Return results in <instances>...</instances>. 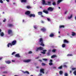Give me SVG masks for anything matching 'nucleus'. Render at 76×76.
Listing matches in <instances>:
<instances>
[{
  "label": "nucleus",
  "mask_w": 76,
  "mask_h": 76,
  "mask_svg": "<svg viewBox=\"0 0 76 76\" xmlns=\"http://www.w3.org/2000/svg\"><path fill=\"white\" fill-rule=\"evenodd\" d=\"M16 44V40H14L12 41L11 43H9L8 44L7 46L8 47H10V45L11 47H12V45H14Z\"/></svg>",
  "instance_id": "nucleus-1"
},
{
  "label": "nucleus",
  "mask_w": 76,
  "mask_h": 76,
  "mask_svg": "<svg viewBox=\"0 0 76 76\" xmlns=\"http://www.w3.org/2000/svg\"><path fill=\"white\" fill-rule=\"evenodd\" d=\"M43 40L42 38H40L39 39V42L40 43V45H42V46H43V47H44V44Z\"/></svg>",
  "instance_id": "nucleus-2"
},
{
  "label": "nucleus",
  "mask_w": 76,
  "mask_h": 76,
  "mask_svg": "<svg viewBox=\"0 0 76 76\" xmlns=\"http://www.w3.org/2000/svg\"><path fill=\"white\" fill-rule=\"evenodd\" d=\"M8 35H10V36H13L14 34L13 33L12 30H8Z\"/></svg>",
  "instance_id": "nucleus-3"
},
{
  "label": "nucleus",
  "mask_w": 76,
  "mask_h": 76,
  "mask_svg": "<svg viewBox=\"0 0 76 76\" xmlns=\"http://www.w3.org/2000/svg\"><path fill=\"white\" fill-rule=\"evenodd\" d=\"M43 48L41 47H40L38 48H37V49H36V51H38L39 50H43Z\"/></svg>",
  "instance_id": "nucleus-4"
},
{
  "label": "nucleus",
  "mask_w": 76,
  "mask_h": 76,
  "mask_svg": "<svg viewBox=\"0 0 76 76\" xmlns=\"http://www.w3.org/2000/svg\"><path fill=\"white\" fill-rule=\"evenodd\" d=\"M54 10V8L51 7H49L48 8V11H50V12H53Z\"/></svg>",
  "instance_id": "nucleus-5"
},
{
  "label": "nucleus",
  "mask_w": 76,
  "mask_h": 76,
  "mask_svg": "<svg viewBox=\"0 0 76 76\" xmlns=\"http://www.w3.org/2000/svg\"><path fill=\"white\" fill-rule=\"evenodd\" d=\"M28 16L30 17V18H32V17L35 18V15L34 14H30L29 15H28Z\"/></svg>",
  "instance_id": "nucleus-6"
},
{
  "label": "nucleus",
  "mask_w": 76,
  "mask_h": 76,
  "mask_svg": "<svg viewBox=\"0 0 76 76\" xmlns=\"http://www.w3.org/2000/svg\"><path fill=\"white\" fill-rule=\"evenodd\" d=\"M31 61V59L25 60L23 61V62L25 63H29Z\"/></svg>",
  "instance_id": "nucleus-7"
},
{
  "label": "nucleus",
  "mask_w": 76,
  "mask_h": 76,
  "mask_svg": "<svg viewBox=\"0 0 76 76\" xmlns=\"http://www.w3.org/2000/svg\"><path fill=\"white\" fill-rule=\"evenodd\" d=\"M30 13L31 12L29 11H26L25 13V15H29Z\"/></svg>",
  "instance_id": "nucleus-8"
},
{
  "label": "nucleus",
  "mask_w": 76,
  "mask_h": 76,
  "mask_svg": "<svg viewBox=\"0 0 76 76\" xmlns=\"http://www.w3.org/2000/svg\"><path fill=\"white\" fill-rule=\"evenodd\" d=\"M40 73H43V74H44V69H41L40 70Z\"/></svg>",
  "instance_id": "nucleus-9"
},
{
  "label": "nucleus",
  "mask_w": 76,
  "mask_h": 76,
  "mask_svg": "<svg viewBox=\"0 0 76 76\" xmlns=\"http://www.w3.org/2000/svg\"><path fill=\"white\" fill-rule=\"evenodd\" d=\"M7 26L10 28H11V27H12V26H13V25L12 24H7Z\"/></svg>",
  "instance_id": "nucleus-10"
},
{
  "label": "nucleus",
  "mask_w": 76,
  "mask_h": 76,
  "mask_svg": "<svg viewBox=\"0 0 76 76\" xmlns=\"http://www.w3.org/2000/svg\"><path fill=\"white\" fill-rule=\"evenodd\" d=\"M41 31H42V32H45L46 31V29L45 28H41Z\"/></svg>",
  "instance_id": "nucleus-11"
},
{
  "label": "nucleus",
  "mask_w": 76,
  "mask_h": 76,
  "mask_svg": "<svg viewBox=\"0 0 76 76\" xmlns=\"http://www.w3.org/2000/svg\"><path fill=\"white\" fill-rule=\"evenodd\" d=\"M64 44L66 43V44H68L69 43V41H68L66 39H64Z\"/></svg>",
  "instance_id": "nucleus-12"
},
{
  "label": "nucleus",
  "mask_w": 76,
  "mask_h": 76,
  "mask_svg": "<svg viewBox=\"0 0 76 76\" xmlns=\"http://www.w3.org/2000/svg\"><path fill=\"white\" fill-rule=\"evenodd\" d=\"M15 57H18V58H19V57H20V56L19 55V54H17L15 55Z\"/></svg>",
  "instance_id": "nucleus-13"
},
{
  "label": "nucleus",
  "mask_w": 76,
  "mask_h": 76,
  "mask_svg": "<svg viewBox=\"0 0 76 76\" xmlns=\"http://www.w3.org/2000/svg\"><path fill=\"white\" fill-rule=\"evenodd\" d=\"M54 36V34L53 33H50V34L49 35V37H53Z\"/></svg>",
  "instance_id": "nucleus-14"
},
{
  "label": "nucleus",
  "mask_w": 76,
  "mask_h": 76,
  "mask_svg": "<svg viewBox=\"0 0 76 76\" xmlns=\"http://www.w3.org/2000/svg\"><path fill=\"white\" fill-rule=\"evenodd\" d=\"M43 12L44 13H46V14H48V12L46 10H43Z\"/></svg>",
  "instance_id": "nucleus-15"
},
{
  "label": "nucleus",
  "mask_w": 76,
  "mask_h": 76,
  "mask_svg": "<svg viewBox=\"0 0 76 76\" xmlns=\"http://www.w3.org/2000/svg\"><path fill=\"white\" fill-rule=\"evenodd\" d=\"M38 15H42V12H38Z\"/></svg>",
  "instance_id": "nucleus-16"
},
{
  "label": "nucleus",
  "mask_w": 76,
  "mask_h": 76,
  "mask_svg": "<svg viewBox=\"0 0 76 76\" xmlns=\"http://www.w3.org/2000/svg\"><path fill=\"white\" fill-rule=\"evenodd\" d=\"M6 63L7 64H10L11 63V61H6Z\"/></svg>",
  "instance_id": "nucleus-17"
},
{
  "label": "nucleus",
  "mask_w": 76,
  "mask_h": 76,
  "mask_svg": "<svg viewBox=\"0 0 76 76\" xmlns=\"http://www.w3.org/2000/svg\"><path fill=\"white\" fill-rule=\"evenodd\" d=\"M21 3H26V0H20Z\"/></svg>",
  "instance_id": "nucleus-18"
},
{
  "label": "nucleus",
  "mask_w": 76,
  "mask_h": 76,
  "mask_svg": "<svg viewBox=\"0 0 76 76\" xmlns=\"http://www.w3.org/2000/svg\"><path fill=\"white\" fill-rule=\"evenodd\" d=\"M72 35L73 37L76 35V33L74 32H72Z\"/></svg>",
  "instance_id": "nucleus-19"
},
{
  "label": "nucleus",
  "mask_w": 76,
  "mask_h": 76,
  "mask_svg": "<svg viewBox=\"0 0 76 76\" xmlns=\"http://www.w3.org/2000/svg\"><path fill=\"white\" fill-rule=\"evenodd\" d=\"M57 57V56H56V55H53L51 56V58H55V57Z\"/></svg>",
  "instance_id": "nucleus-20"
},
{
  "label": "nucleus",
  "mask_w": 76,
  "mask_h": 76,
  "mask_svg": "<svg viewBox=\"0 0 76 76\" xmlns=\"http://www.w3.org/2000/svg\"><path fill=\"white\" fill-rule=\"evenodd\" d=\"M22 72H23L24 73H26L27 74H29V72L28 71H25L24 72V71H23Z\"/></svg>",
  "instance_id": "nucleus-21"
},
{
  "label": "nucleus",
  "mask_w": 76,
  "mask_h": 76,
  "mask_svg": "<svg viewBox=\"0 0 76 76\" xmlns=\"http://www.w3.org/2000/svg\"><path fill=\"white\" fill-rule=\"evenodd\" d=\"M63 1V0H58L57 1L58 4H59L60 2H61Z\"/></svg>",
  "instance_id": "nucleus-22"
},
{
  "label": "nucleus",
  "mask_w": 76,
  "mask_h": 76,
  "mask_svg": "<svg viewBox=\"0 0 76 76\" xmlns=\"http://www.w3.org/2000/svg\"><path fill=\"white\" fill-rule=\"evenodd\" d=\"M42 52L41 53H42V54H45V51H47V50H43Z\"/></svg>",
  "instance_id": "nucleus-23"
},
{
  "label": "nucleus",
  "mask_w": 76,
  "mask_h": 76,
  "mask_svg": "<svg viewBox=\"0 0 76 76\" xmlns=\"http://www.w3.org/2000/svg\"><path fill=\"white\" fill-rule=\"evenodd\" d=\"M26 8L28 9H31V7L29 6H26Z\"/></svg>",
  "instance_id": "nucleus-24"
},
{
  "label": "nucleus",
  "mask_w": 76,
  "mask_h": 76,
  "mask_svg": "<svg viewBox=\"0 0 76 76\" xmlns=\"http://www.w3.org/2000/svg\"><path fill=\"white\" fill-rule=\"evenodd\" d=\"M63 71H60L59 72V75H62L63 74Z\"/></svg>",
  "instance_id": "nucleus-25"
},
{
  "label": "nucleus",
  "mask_w": 76,
  "mask_h": 76,
  "mask_svg": "<svg viewBox=\"0 0 76 76\" xmlns=\"http://www.w3.org/2000/svg\"><path fill=\"white\" fill-rule=\"evenodd\" d=\"M42 2L43 4H45V0H43Z\"/></svg>",
  "instance_id": "nucleus-26"
},
{
  "label": "nucleus",
  "mask_w": 76,
  "mask_h": 76,
  "mask_svg": "<svg viewBox=\"0 0 76 76\" xmlns=\"http://www.w3.org/2000/svg\"><path fill=\"white\" fill-rule=\"evenodd\" d=\"M72 18V15H71L70 17H68V19H71Z\"/></svg>",
  "instance_id": "nucleus-27"
},
{
  "label": "nucleus",
  "mask_w": 76,
  "mask_h": 76,
  "mask_svg": "<svg viewBox=\"0 0 76 76\" xmlns=\"http://www.w3.org/2000/svg\"><path fill=\"white\" fill-rule=\"evenodd\" d=\"M62 47L63 48H64L66 47V45L65 44H62Z\"/></svg>",
  "instance_id": "nucleus-28"
},
{
  "label": "nucleus",
  "mask_w": 76,
  "mask_h": 76,
  "mask_svg": "<svg viewBox=\"0 0 76 76\" xmlns=\"http://www.w3.org/2000/svg\"><path fill=\"white\" fill-rule=\"evenodd\" d=\"M0 35L1 37H3L4 35V33L3 32L1 33H0Z\"/></svg>",
  "instance_id": "nucleus-29"
},
{
  "label": "nucleus",
  "mask_w": 76,
  "mask_h": 76,
  "mask_svg": "<svg viewBox=\"0 0 76 76\" xmlns=\"http://www.w3.org/2000/svg\"><path fill=\"white\" fill-rule=\"evenodd\" d=\"M59 28H64V26L61 25L59 26Z\"/></svg>",
  "instance_id": "nucleus-30"
},
{
  "label": "nucleus",
  "mask_w": 76,
  "mask_h": 76,
  "mask_svg": "<svg viewBox=\"0 0 76 76\" xmlns=\"http://www.w3.org/2000/svg\"><path fill=\"white\" fill-rule=\"evenodd\" d=\"M42 66H44L46 65V64L44 63H42Z\"/></svg>",
  "instance_id": "nucleus-31"
},
{
  "label": "nucleus",
  "mask_w": 76,
  "mask_h": 76,
  "mask_svg": "<svg viewBox=\"0 0 76 76\" xmlns=\"http://www.w3.org/2000/svg\"><path fill=\"white\" fill-rule=\"evenodd\" d=\"M56 51V49H53L52 50V52H53V53H55Z\"/></svg>",
  "instance_id": "nucleus-32"
},
{
  "label": "nucleus",
  "mask_w": 76,
  "mask_h": 76,
  "mask_svg": "<svg viewBox=\"0 0 76 76\" xmlns=\"http://www.w3.org/2000/svg\"><path fill=\"white\" fill-rule=\"evenodd\" d=\"M58 69H62V66H61L58 67Z\"/></svg>",
  "instance_id": "nucleus-33"
},
{
  "label": "nucleus",
  "mask_w": 76,
  "mask_h": 76,
  "mask_svg": "<svg viewBox=\"0 0 76 76\" xmlns=\"http://www.w3.org/2000/svg\"><path fill=\"white\" fill-rule=\"evenodd\" d=\"M53 64V63H52V62H50L49 63V65L50 66H52Z\"/></svg>",
  "instance_id": "nucleus-34"
},
{
  "label": "nucleus",
  "mask_w": 76,
  "mask_h": 76,
  "mask_svg": "<svg viewBox=\"0 0 76 76\" xmlns=\"http://www.w3.org/2000/svg\"><path fill=\"white\" fill-rule=\"evenodd\" d=\"M52 4L53 5V6H56V4L55 2H53L52 3Z\"/></svg>",
  "instance_id": "nucleus-35"
},
{
  "label": "nucleus",
  "mask_w": 76,
  "mask_h": 76,
  "mask_svg": "<svg viewBox=\"0 0 76 76\" xmlns=\"http://www.w3.org/2000/svg\"><path fill=\"white\" fill-rule=\"evenodd\" d=\"M76 69V68H72V71H73V70H75Z\"/></svg>",
  "instance_id": "nucleus-36"
},
{
  "label": "nucleus",
  "mask_w": 76,
  "mask_h": 76,
  "mask_svg": "<svg viewBox=\"0 0 76 76\" xmlns=\"http://www.w3.org/2000/svg\"><path fill=\"white\" fill-rule=\"evenodd\" d=\"M73 56V55L72 54H68L67 55V56Z\"/></svg>",
  "instance_id": "nucleus-37"
},
{
  "label": "nucleus",
  "mask_w": 76,
  "mask_h": 76,
  "mask_svg": "<svg viewBox=\"0 0 76 76\" xmlns=\"http://www.w3.org/2000/svg\"><path fill=\"white\" fill-rule=\"evenodd\" d=\"M42 60H44V61H47V60H48V59H46V58H43Z\"/></svg>",
  "instance_id": "nucleus-38"
},
{
  "label": "nucleus",
  "mask_w": 76,
  "mask_h": 76,
  "mask_svg": "<svg viewBox=\"0 0 76 76\" xmlns=\"http://www.w3.org/2000/svg\"><path fill=\"white\" fill-rule=\"evenodd\" d=\"M65 76H68V74L66 73H65L64 74Z\"/></svg>",
  "instance_id": "nucleus-39"
},
{
  "label": "nucleus",
  "mask_w": 76,
  "mask_h": 76,
  "mask_svg": "<svg viewBox=\"0 0 76 76\" xmlns=\"http://www.w3.org/2000/svg\"><path fill=\"white\" fill-rule=\"evenodd\" d=\"M73 73L74 74V75H76V71H74Z\"/></svg>",
  "instance_id": "nucleus-40"
},
{
  "label": "nucleus",
  "mask_w": 76,
  "mask_h": 76,
  "mask_svg": "<svg viewBox=\"0 0 76 76\" xmlns=\"http://www.w3.org/2000/svg\"><path fill=\"white\" fill-rule=\"evenodd\" d=\"M34 29H37V27L35 26H34Z\"/></svg>",
  "instance_id": "nucleus-41"
},
{
  "label": "nucleus",
  "mask_w": 76,
  "mask_h": 76,
  "mask_svg": "<svg viewBox=\"0 0 76 76\" xmlns=\"http://www.w3.org/2000/svg\"><path fill=\"white\" fill-rule=\"evenodd\" d=\"M16 54V52H13L12 53V55H13L14 54Z\"/></svg>",
  "instance_id": "nucleus-42"
},
{
  "label": "nucleus",
  "mask_w": 76,
  "mask_h": 76,
  "mask_svg": "<svg viewBox=\"0 0 76 76\" xmlns=\"http://www.w3.org/2000/svg\"><path fill=\"white\" fill-rule=\"evenodd\" d=\"M51 50H48V54H50V52H51Z\"/></svg>",
  "instance_id": "nucleus-43"
},
{
  "label": "nucleus",
  "mask_w": 76,
  "mask_h": 76,
  "mask_svg": "<svg viewBox=\"0 0 76 76\" xmlns=\"http://www.w3.org/2000/svg\"><path fill=\"white\" fill-rule=\"evenodd\" d=\"M32 51H30L28 52V54H32Z\"/></svg>",
  "instance_id": "nucleus-44"
},
{
  "label": "nucleus",
  "mask_w": 76,
  "mask_h": 76,
  "mask_svg": "<svg viewBox=\"0 0 76 76\" xmlns=\"http://www.w3.org/2000/svg\"><path fill=\"white\" fill-rule=\"evenodd\" d=\"M48 4H49V5H51V2H48Z\"/></svg>",
  "instance_id": "nucleus-45"
},
{
  "label": "nucleus",
  "mask_w": 76,
  "mask_h": 76,
  "mask_svg": "<svg viewBox=\"0 0 76 76\" xmlns=\"http://www.w3.org/2000/svg\"><path fill=\"white\" fill-rule=\"evenodd\" d=\"M47 20L48 21H50V19L48 18H47Z\"/></svg>",
  "instance_id": "nucleus-46"
},
{
  "label": "nucleus",
  "mask_w": 76,
  "mask_h": 76,
  "mask_svg": "<svg viewBox=\"0 0 76 76\" xmlns=\"http://www.w3.org/2000/svg\"><path fill=\"white\" fill-rule=\"evenodd\" d=\"M49 62H50V63H52V62H53V60L51 59L50 60Z\"/></svg>",
  "instance_id": "nucleus-47"
},
{
  "label": "nucleus",
  "mask_w": 76,
  "mask_h": 76,
  "mask_svg": "<svg viewBox=\"0 0 76 76\" xmlns=\"http://www.w3.org/2000/svg\"><path fill=\"white\" fill-rule=\"evenodd\" d=\"M3 73H7V72L6 71H4L3 72Z\"/></svg>",
  "instance_id": "nucleus-48"
},
{
  "label": "nucleus",
  "mask_w": 76,
  "mask_h": 76,
  "mask_svg": "<svg viewBox=\"0 0 76 76\" xmlns=\"http://www.w3.org/2000/svg\"><path fill=\"white\" fill-rule=\"evenodd\" d=\"M6 19H4V20H3V22H6Z\"/></svg>",
  "instance_id": "nucleus-49"
},
{
  "label": "nucleus",
  "mask_w": 76,
  "mask_h": 76,
  "mask_svg": "<svg viewBox=\"0 0 76 76\" xmlns=\"http://www.w3.org/2000/svg\"><path fill=\"white\" fill-rule=\"evenodd\" d=\"M0 2L1 3H3V1H2V0H0Z\"/></svg>",
  "instance_id": "nucleus-50"
},
{
  "label": "nucleus",
  "mask_w": 76,
  "mask_h": 76,
  "mask_svg": "<svg viewBox=\"0 0 76 76\" xmlns=\"http://www.w3.org/2000/svg\"><path fill=\"white\" fill-rule=\"evenodd\" d=\"M63 67H67V66H66V65H63Z\"/></svg>",
  "instance_id": "nucleus-51"
},
{
  "label": "nucleus",
  "mask_w": 76,
  "mask_h": 76,
  "mask_svg": "<svg viewBox=\"0 0 76 76\" xmlns=\"http://www.w3.org/2000/svg\"><path fill=\"white\" fill-rule=\"evenodd\" d=\"M53 69H56V67H55V66H53Z\"/></svg>",
  "instance_id": "nucleus-52"
},
{
  "label": "nucleus",
  "mask_w": 76,
  "mask_h": 76,
  "mask_svg": "<svg viewBox=\"0 0 76 76\" xmlns=\"http://www.w3.org/2000/svg\"><path fill=\"white\" fill-rule=\"evenodd\" d=\"M41 22L42 23H44V21H42V20L41 21Z\"/></svg>",
  "instance_id": "nucleus-53"
},
{
  "label": "nucleus",
  "mask_w": 76,
  "mask_h": 76,
  "mask_svg": "<svg viewBox=\"0 0 76 76\" xmlns=\"http://www.w3.org/2000/svg\"><path fill=\"white\" fill-rule=\"evenodd\" d=\"M67 11H65V14H66V13H67Z\"/></svg>",
  "instance_id": "nucleus-54"
},
{
  "label": "nucleus",
  "mask_w": 76,
  "mask_h": 76,
  "mask_svg": "<svg viewBox=\"0 0 76 76\" xmlns=\"http://www.w3.org/2000/svg\"><path fill=\"white\" fill-rule=\"evenodd\" d=\"M12 62H15V61L14 60H12Z\"/></svg>",
  "instance_id": "nucleus-55"
},
{
  "label": "nucleus",
  "mask_w": 76,
  "mask_h": 76,
  "mask_svg": "<svg viewBox=\"0 0 76 76\" xmlns=\"http://www.w3.org/2000/svg\"><path fill=\"white\" fill-rule=\"evenodd\" d=\"M39 61H40V62H42V60H39Z\"/></svg>",
  "instance_id": "nucleus-56"
},
{
  "label": "nucleus",
  "mask_w": 76,
  "mask_h": 76,
  "mask_svg": "<svg viewBox=\"0 0 76 76\" xmlns=\"http://www.w3.org/2000/svg\"><path fill=\"white\" fill-rule=\"evenodd\" d=\"M7 2H9V0H6Z\"/></svg>",
  "instance_id": "nucleus-57"
},
{
  "label": "nucleus",
  "mask_w": 76,
  "mask_h": 76,
  "mask_svg": "<svg viewBox=\"0 0 76 76\" xmlns=\"http://www.w3.org/2000/svg\"><path fill=\"white\" fill-rule=\"evenodd\" d=\"M39 76H42V74H39Z\"/></svg>",
  "instance_id": "nucleus-58"
},
{
  "label": "nucleus",
  "mask_w": 76,
  "mask_h": 76,
  "mask_svg": "<svg viewBox=\"0 0 76 76\" xmlns=\"http://www.w3.org/2000/svg\"><path fill=\"white\" fill-rule=\"evenodd\" d=\"M36 68H37V69H38V68H39V66H37V67H36Z\"/></svg>",
  "instance_id": "nucleus-59"
},
{
  "label": "nucleus",
  "mask_w": 76,
  "mask_h": 76,
  "mask_svg": "<svg viewBox=\"0 0 76 76\" xmlns=\"http://www.w3.org/2000/svg\"><path fill=\"white\" fill-rule=\"evenodd\" d=\"M69 72H70V73H72V71H70Z\"/></svg>",
  "instance_id": "nucleus-60"
},
{
  "label": "nucleus",
  "mask_w": 76,
  "mask_h": 76,
  "mask_svg": "<svg viewBox=\"0 0 76 76\" xmlns=\"http://www.w3.org/2000/svg\"><path fill=\"white\" fill-rule=\"evenodd\" d=\"M41 17H44V16L43 15H41Z\"/></svg>",
  "instance_id": "nucleus-61"
},
{
  "label": "nucleus",
  "mask_w": 76,
  "mask_h": 76,
  "mask_svg": "<svg viewBox=\"0 0 76 76\" xmlns=\"http://www.w3.org/2000/svg\"><path fill=\"white\" fill-rule=\"evenodd\" d=\"M75 20H76V16H75Z\"/></svg>",
  "instance_id": "nucleus-62"
},
{
  "label": "nucleus",
  "mask_w": 76,
  "mask_h": 76,
  "mask_svg": "<svg viewBox=\"0 0 76 76\" xmlns=\"http://www.w3.org/2000/svg\"><path fill=\"white\" fill-rule=\"evenodd\" d=\"M1 59H2V58H0V60H1Z\"/></svg>",
  "instance_id": "nucleus-63"
},
{
  "label": "nucleus",
  "mask_w": 76,
  "mask_h": 76,
  "mask_svg": "<svg viewBox=\"0 0 76 76\" xmlns=\"http://www.w3.org/2000/svg\"><path fill=\"white\" fill-rule=\"evenodd\" d=\"M14 76H19L16 75H15Z\"/></svg>",
  "instance_id": "nucleus-64"
}]
</instances>
